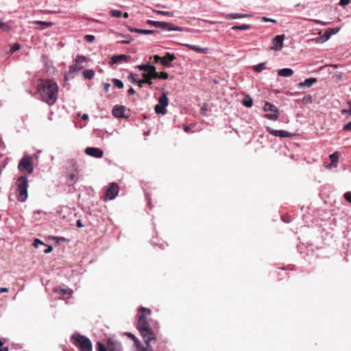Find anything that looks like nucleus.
Instances as JSON below:
<instances>
[{
	"instance_id": "obj_1",
	"label": "nucleus",
	"mask_w": 351,
	"mask_h": 351,
	"mask_svg": "<svg viewBox=\"0 0 351 351\" xmlns=\"http://www.w3.org/2000/svg\"><path fill=\"white\" fill-rule=\"evenodd\" d=\"M150 314L151 310L145 307H141L137 313L138 329L146 343V346L145 347L142 345L139 340L133 335V342L136 351H148L151 341L155 340V335L151 330L149 324L147 319V316Z\"/></svg>"
},
{
	"instance_id": "obj_2",
	"label": "nucleus",
	"mask_w": 351,
	"mask_h": 351,
	"mask_svg": "<svg viewBox=\"0 0 351 351\" xmlns=\"http://www.w3.org/2000/svg\"><path fill=\"white\" fill-rule=\"evenodd\" d=\"M37 90L40 95L41 100L49 106L54 104L58 99V86L53 80L39 79Z\"/></svg>"
},
{
	"instance_id": "obj_3",
	"label": "nucleus",
	"mask_w": 351,
	"mask_h": 351,
	"mask_svg": "<svg viewBox=\"0 0 351 351\" xmlns=\"http://www.w3.org/2000/svg\"><path fill=\"white\" fill-rule=\"evenodd\" d=\"M72 343L80 351H93L91 341L86 337L80 334H75L71 336Z\"/></svg>"
},
{
	"instance_id": "obj_4",
	"label": "nucleus",
	"mask_w": 351,
	"mask_h": 351,
	"mask_svg": "<svg viewBox=\"0 0 351 351\" xmlns=\"http://www.w3.org/2000/svg\"><path fill=\"white\" fill-rule=\"evenodd\" d=\"M17 199L19 202H25L27 197L28 180L25 176H21L16 180Z\"/></svg>"
},
{
	"instance_id": "obj_5",
	"label": "nucleus",
	"mask_w": 351,
	"mask_h": 351,
	"mask_svg": "<svg viewBox=\"0 0 351 351\" xmlns=\"http://www.w3.org/2000/svg\"><path fill=\"white\" fill-rule=\"evenodd\" d=\"M162 95L158 98V104L154 107L155 112L158 114H165L167 112V107L169 104V93L165 89L161 90Z\"/></svg>"
},
{
	"instance_id": "obj_6",
	"label": "nucleus",
	"mask_w": 351,
	"mask_h": 351,
	"mask_svg": "<svg viewBox=\"0 0 351 351\" xmlns=\"http://www.w3.org/2000/svg\"><path fill=\"white\" fill-rule=\"evenodd\" d=\"M18 168L22 172L32 173L34 171L32 158L30 156H24L20 160Z\"/></svg>"
},
{
	"instance_id": "obj_7",
	"label": "nucleus",
	"mask_w": 351,
	"mask_h": 351,
	"mask_svg": "<svg viewBox=\"0 0 351 351\" xmlns=\"http://www.w3.org/2000/svg\"><path fill=\"white\" fill-rule=\"evenodd\" d=\"M263 110L265 112H272L265 114V117L267 119L276 121L280 116V112L278 110L277 107L268 101L265 102Z\"/></svg>"
},
{
	"instance_id": "obj_8",
	"label": "nucleus",
	"mask_w": 351,
	"mask_h": 351,
	"mask_svg": "<svg viewBox=\"0 0 351 351\" xmlns=\"http://www.w3.org/2000/svg\"><path fill=\"white\" fill-rule=\"evenodd\" d=\"M136 68L137 69H151V71H152V77H155V79H163L166 80L169 77V74L167 72H157L156 68L154 65H151L149 64H143L140 65H136Z\"/></svg>"
},
{
	"instance_id": "obj_9",
	"label": "nucleus",
	"mask_w": 351,
	"mask_h": 351,
	"mask_svg": "<svg viewBox=\"0 0 351 351\" xmlns=\"http://www.w3.org/2000/svg\"><path fill=\"white\" fill-rule=\"evenodd\" d=\"M118 185L114 183L110 184L105 192L104 199L105 201L113 199L118 195Z\"/></svg>"
},
{
	"instance_id": "obj_10",
	"label": "nucleus",
	"mask_w": 351,
	"mask_h": 351,
	"mask_svg": "<svg viewBox=\"0 0 351 351\" xmlns=\"http://www.w3.org/2000/svg\"><path fill=\"white\" fill-rule=\"evenodd\" d=\"M285 35H278L274 37L272 40L273 46L271 47V49L274 51H280L282 48L283 41L285 40Z\"/></svg>"
},
{
	"instance_id": "obj_11",
	"label": "nucleus",
	"mask_w": 351,
	"mask_h": 351,
	"mask_svg": "<svg viewBox=\"0 0 351 351\" xmlns=\"http://www.w3.org/2000/svg\"><path fill=\"white\" fill-rule=\"evenodd\" d=\"M176 59L173 53L167 52L163 57H161V64L166 67L169 68L172 66L171 62Z\"/></svg>"
},
{
	"instance_id": "obj_12",
	"label": "nucleus",
	"mask_w": 351,
	"mask_h": 351,
	"mask_svg": "<svg viewBox=\"0 0 351 351\" xmlns=\"http://www.w3.org/2000/svg\"><path fill=\"white\" fill-rule=\"evenodd\" d=\"M141 71H144L145 72L142 73V77H143V82L145 84H147L149 87L153 84V80L155 77H152V71H151V69H138Z\"/></svg>"
},
{
	"instance_id": "obj_13",
	"label": "nucleus",
	"mask_w": 351,
	"mask_h": 351,
	"mask_svg": "<svg viewBox=\"0 0 351 351\" xmlns=\"http://www.w3.org/2000/svg\"><path fill=\"white\" fill-rule=\"evenodd\" d=\"M126 108L125 106H116L113 108L112 114L114 117L117 118H128V114H125Z\"/></svg>"
},
{
	"instance_id": "obj_14",
	"label": "nucleus",
	"mask_w": 351,
	"mask_h": 351,
	"mask_svg": "<svg viewBox=\"0 0 351 351\" xmlns=\"http://www.w3.org/2000/svg\"><path fill=\"white\" fill-rule=\"evenodd\" d=\"M85 153L86 154L96 158H101L104 155L103 151L97 147H87L85 149Z\"/></svg>"
},
{
	"instance_id": "obj_15",
	"label": "nucleus",
	"mask_w": 351,
	"mask_h": 351,
	"mask_svg": "<svg viewBox=\"0 0 351 351\" xmlns=\"http://www.w3.org/2000/svg\"><path fill=\"white\" fill-rule=\"evenodd\" d=\"M130 60V56H126L124 54L113 56L111 57V58L109 61V64L112 66V65L119 63V62H128Z\"/></svg>"
},
{
	"instance_id": "obj_16",
	"label": "nucleus",
	"mask_w": 351,
	"mask_h": 351,
	"mask_svg": "<svg viewBox=\"0 0 351 351\" xmlns=\"http://www.w3.org/2000/svg\"><path fill=\"white\" fill-rule=\"evenodd\" d=\"M158 28H160L164 30H168V31H178L181 32L182 29L180 27L173 26L171 23H167V22H160L159 21V23L158 25Z\"/></svg>"
},
{
	"instance_id": "obj_17",
	"label": "nucleus",
	"mask_w": 351,
	"mask_h": 351,
	"mask_svg": "<svg viewBox=\"0 0 351 351\" xmlns=\"http://www.w3.org/2000/svg\"><path fill=\"white\" fill-rule=\"evenodd\" d=\"M106 347L108 351H121V344L112 339H108Z\"/></svg>"
},
{
	"instance_id": "obj_18",
	"label": "nucleus",
	"mask_w": 351,
	"mask_h": 351,
	"mask_svg": "<svg viewBox=\"0 0 351 351\" xmlns=\"http://www.w3.org/2000/svg\"><path fill=\"white\" fill-rule=\"evenodd\" d=\"M86 58L83 56H78L75 60V64L70 66V71L75 72L81 70L84 66L81 64L85 62Z\"/></svg>"
},
{
	"instance_id": "obj_19",
	"label": "nucleus",
	"mask_w": 351,
	"mask_h": 351,
	"mask_svg": "<svg viewBox=\"0 0 351 351\" xmlns=\"http://www.w3.org/2000/svg\"><path fill=\"white\" fill-rule=\"evenodd\" d=\"M339 28H328L326 30L324 34L319 38L321 42H326L328 40L332 35L337 34L339 31Z\"/></svg>"
},
{
	"instance_id": "obj_20",
	"label": "nucleus",
	"mask_w": 351,
	"mask_h": 351,
	"mask_svg": "<svg viewBox=\"0 0 351 351\" xmlns=\"http://www.w3.org/2000/svg\"><path fill=\"white\" fill-rule=\"evenodd\" d=\"M267 131L272 135L281 138H288L292 136L291 134L284 130H275L268 128Z\"/></svg>"
},
{
	"instance_id": "obj_21",
	"label": "nucleus",
	"mask_w": 351,
	"mask_h": 351,
	"mask_svg": "<svg viewBox=\"0 0 351 351\" xmlns=\"http://www.w3.org/2000/svg\"><path fill=\"white\" fill-rule=\"evenodd\" d=\"M184 46L186 47L189 49L193 50L197 53L206 54L208 52V48H202L196 45H193L190 44H182Z\"/></svg>"
},
{
	"instance_id": "obj_22",
	"label": "nucleus",
	"mask_w": 351,
	"mask_h": 351,
	"mask_svg": "<svg viewBox=\"0 0 351 351\" xmlns=\"http://www.w3.org/2000/svg\"><path fill=\"white\" fill-rule=\"evenodd\" d=\"M317 81V78L315 77H310L308 79H306L303 82H300L298 84L299 88H304V87H311L313 86V84L316 83Z\"/></svg>"
},
{
	"instance_id": "obj_23",
	"label": "nucleus",
	"mask_w": 351,
	"mask_h": 351,
	"mask_svg": "<svg viewBox=\"0 0 351 351\" xmlns=\"http://www.w3.org/2000/svg\"><path fill=\"white\" fill-rule=\"evenodd\" d=\"M293 74L291 69L285 68L278 71V75L281 77H290Z\"/></svg>"
},
{
	"instance_id": "obj_24",
	"label": "nucleus",
	"mask_w": 351,
	"mask_h": 351,
	"mask_svg": "<svg viewBox=\"0 0 351 351\" xmlns=\"http://www.w3.org/2000/svg\"><path fill=\"white\" fill-rule=\"evenodd\" d=\"M248 16H250V15L247 14L231 13V14H228L226 16V18L228 19H237L246 18Z\"/></svg>"
},
{
	"instance_id": "obj_25",
	"label": "nucleus",
	"mask_w": 351,
	"mask_h": 351,
	"mask_svg": "<svg viewBox=\"0 0 351 351\" xmlns=\"http://www.w3.org/2000/svg\"><path fill=\"white\" fill-rule=\"evenodd\" d=\"M34 23L41 25V27L38 28L39 29H44L47 27H51L53 25L51 22H45L40 21H34Z\"/></svg>"
},
{
	"instance_id": "obj_26",
	"label": "nucleus",
	"mask_w": 351,
	"mask_h": 351,
	"mask_svg": "<svg viewBox=\"0 0 351 351\" xmlns=\"http://www.w3.org/2000/svg\"><path fill=\"white\" fill-rule=\"evenodd\" d=\"M133 32L139 33V34H152L157 33L158 31H156V30L141 29L133 28Z\"/></svg>"
},
{
	"instance_id": "obj_27",
	"label": "nucleus",
	"mask_w": 351,
	"mask_h": 351,
	"mask_svg": "<svg viewBox=\"0 0 351 351\" xmlns=\"http://www.w3.org/2000/svg\"><path fill=\"white\" fill-rule=\"evenodd\" d=\"M84 78L91 80L95 76V71L92 69H87L83 72Z\"/></svg>"
},
{
	"instance_id": "obj_28",
	"label": "nucleus",
	"mask_w": 351,
	"mask_h": 351,
	"mask_svg": "<svg viewBox=\"0 0 351 351\" xmlns=\"http://www.w3.org/2000/svg\"><path fill=\"white\" fill-rule=\"evenodd\" d=\"M251 28L250 25L243 24L241 25H234L232 27L233 30H247Z\"/></svg>"
},
{
	"instance_id": "obj_29",
	"label": "nucleus",
	"mask_w": 351,
	"mask_h": 351,
	"mask_svg": "<svg viewBox=\"0 0 351 351\" xmlns=\"http://www.w3.org/2000/svg\"><path fill=\"white\" fill-rule=\"evenodd\" d=\"M329 157L331 160V165H330V167L332 165L336 164L338 162L339 154H338V152H335V153L330 154Z\"/></svg>"
},
{
	"instance_id": "obj_30",
	"label": "nucleus",
	"mask_w": 351,
	"mask_h": 351,
	"mask_svg": "<svg viewBox=\"0 0 351 351\" xmlns=\"http://www.w3.org/2000/svg\"><path fill=\"white\" fill-rule=\"evenodd\" d=\"M154 12H155L156 14H158L168 16H170V17L173 16V12H172L154 10Z\"/></svg>"
},
{
	"instance_id": "obj_31",
	"label": "nucleus",
	"mask_w": 351,
	"mask_h": 351,
	"mask_svg": "<svg viewBox=\"0 0 351 351\" xmlns=\"http://www.w3.org/2000/svg\"><path fill=\"white\" fill-rule=\"evenodd\" d=\"M265 62H263L258 65L254 66V71H256L257 73L261 72L263 69H265Z\"/></svg>"
},
{
	"instance_id": "obj_32",
	"label": "nucleus",
	"mask_w": 351,
	"mask_h": 351,
	"mask_svg": "<svg viewBox=\"0 0 351 351\" xmlns=\"http://www.w3.org/2000/svg\"><path fill=\"white\" fill-rule=\"evenodd\" d=\"M96 348L97 351H108L107 347L100 342L97 343Z\"/></svg>"
},
{
	"instance_id": "obj_33",
	"label": "nucleus",
	"mask_w": 351,
	"mask_h": 351,
	"mask_svg": "<svg viewBox=\"0 0 351 351\" xmlns=\"http://www.w3.org/2000/svg\"><path fill=\"white\" fill-rule=\"evenodd\" d=\"M243 104L246 107H251L252 106V100L250 97H247L243 99Z\"/></svg>"
},
{
	"instance_id": "obj_34",
	"label": "nucleus",
	"mask_w": 351,
	"mask_h": 351,
	"mask_svg": "<svg viewBox=\"0 0 351 351\" xmlns=\"http://www.w3.org/2000/svg\"><path fill=\"white\" fill-rule=\"evenodd\" d=\"M21 48V45L19 43H14L10 48V53H13L14 52L19 50Z\"/></svg>"
},
{
	"instance_id": "obj_35",
	"label": "nucleus",
	"mask_w": 351,
	"mask_h": 351,
	"mask_svg": "<svg viewBox=\"0 0 351 351\" xmlns=\"http://www.w3.org/2000/svg\"><path fill=\"white\" fill-rule=\"evenodd\" d=\"M112 82L114 84L119 88H122L123 87V83L121 80L118 79H113Z\"/></svg>"
},
{
	"instance_id": "obj_36",
	"label": "nucleus",
	"mask_w": 351,
	"mask_h": 351,
	"mask_svg": "<svg viewBox=\"0 0 351 351\" xmlns=\"http://www.w3.org/2000/svg\"><path fill=\"white\" fill-rule=\"evenodd\" d=\"M0 29L3 31H9L10 27L7 23L0 21Z\"/></svg>"
},
{
	"instance_id": "obj_37",
	"label": "nucleus",
	"mask_w": 351,
	"mask_h": 351,
	"mask_svg": "<svg viewBox=\"0 0 351 351\" xmlns=\"http://www.w3.org/2000/svg\"><path fill=\"white\" fill-rule=\"evenodd\" d=\"M111 14L114 17H121L122 15V12L117 10H114L111 11Z\"/></svg>"
},
{
	"instance_id": "obj_38",
	"label": "nucleus",
	"mask_w": 351,
	"mask_h": 351,
	"mask_svg": "<svg viewBox=\"0 0 351 351\" xmlns=\"http://www.w3.org/2000/svg\"><path fill=\"white\" fill-rule=\"evenodd\" d=\"M34 246L35 247H38L39 245H46L45 243H44L43 241H41L40 239H36L34 241V243H33Z\"/></svg>"
},
{
	"instance_id": "obj_39",
	"label": "nucleus",
	"mask_w": 351,
	"mask_h": 351,
	"mask_svg": "<svg viewBox=\"0 0 351 351\" xmlns=\"http://www.w3.org/2000/svg\"><path fill=\"white\" fill-rule=\"evenodd\" d=\"M158 23H159V21H152V20L147 21V24H148L151 26H154L155 27H158Z\"/></svg>"
},
{
	"instance_id": "obj_40",
	"label": "nucleus",
	"mask_w": 351,
	"mask_h": 351,
	"mask_svg": "<svg viewBox=\"0 0 351 351\" xmlns=\"http://www.w3.org/2000/svg\"><path fill=\"white\" fill-rule=\"evenodd\" d=\"M153 59L155 63L160 62L161 64V57L158 55H155L153 57H150V60Z\"/></svg>"
},
{
	"instance_id": "obj_41",
	"label": "nucleus",
	"mask_w": 351,
	"mask_h": 351,
	"mask_svg": "<svg viewBox=\"0 0 351 351\" xmlns=\"http://www.w3.org/2000/svg\"><path fill=\"white\" fill-rule=\"evenodd\" d=\"M134 82H137V83H138V86H139V87H141V88L143 87L144 84H145V83L143 82V78L142 80H141L137 81V80L134 78V77L133 76V83H134Z\"/></svg>"
},
{
	"instance_id": "obj_42",
	"label": "nucleus",
	"mask_w": 351,
	"mask_h": 351,
	"mask_svg": "<svg viewBox=\"0 0 351 351\" xmlns=\"http://www.w3.org/2000/svg\"><path fill=\"white\" fill-rule=\"evenodd\" d=\"M343 197L346 201L351 203V192H346L344 193Z\"/></svg>"
},
{
	"instance_id": "obj_43",
	"label": "nucleus",
	"mask_w": 351,
	"mask_h": 351,
	"mask_svg": "<svg viewBox=\"0 0 351 351\" xmlns=\"http://www.w3.org/2000/svg\"><path fill=\"white\" fill-rule=\"evenodd\" d=\"M84 39L86 41L90 43L94 40L95 36L93 35H86L85 36Z\"/></svg>"
},
{
	"instance_id": "obj_44",
	"label": "nucleus",
	"mask_w": 351,
	"mask_h": 351,
	"mask_svg": "<svg viewBox=\"0 0 351 351\" xmlns=\"http://www.w3.org/2000/svg\"><path fill=\"white\" fill-rule=\"evenodd\" d=\"M70 178V184H72L73 183H75L77 180V177L74 173L70 174L69 176Z\"/></svg>"
},
{
	"instance_id": "obj_45",
	"label": "nucleus",
	"mask_w": 351,
	"mask_h": 351,
	"mask_svg": "<svg viewBox=\"0 0 351 351\" xmlns=\"http://www.w3.org/2000/svg\"><path fill=\"white\" fill-rule=\"evenodd\" d=\"M348 104L349 105L350 108H348V110L343 109L342 110V114L348 113L351 114V101H348Z\"/></svg>"
},
{
	"instance_id": "obj_46",
	"label": "nucleus",
	"mask_w": 351,
	"mask_h": 351,
	"mask_svg": "<svg viewBox=\"0 0 351 351\" xmlns=\"http://www.w3.org/2000/svg\"><path fill=\"white\" fill-rule=\"evenodd\" d=\"M343 129L345 131H351V121L346 124Z\"/></svg>"
},
{
	"instance_id": "obj_47",
	"label": "nucleus",
	"mask_w": 351,
	"mask_h": 351,
	"mask_svg": "<svg viewBox=\"0 0 351 351\" xmlns=\"http://www.w3.org/2000/svg\"><path fill=\"white\" fill-rule=\"evenodd\" d=\"M350 0H340L339 5L341 6L347 5L350 3Z\"/></svg>"
},
{
	"instance_id": "obj_48",
	"label": "nucleus",
	"mask_w": 351,
	"mask_h": 351,
	"mask_svg": "<svg viewBox=\"0 0 351 351\" xmlns=\"http://www.w3.org/2000/svg\"><path fill=\"white\" fill-rule=\"evenodd\" d=\"M45 246H47V249L44 250V252H45V254L50 253V252L53 250V247H52V246H51V245H46Z\"/></svg>"
},
{
	"instance_id": "obj_49",
	"label": "nucleus",
	"mask_w": 351,
	"mask_h": 351,
	"mask_svg": "<svg viewBox=\"0 0 351 351\" xmlns=\"http://www.w3.org/2000/svg\"><path fill=\"white\" fill-rule=\"evenodd\" d=\"M110 88V84L109 83L104 84V89L106 93L108 92Z\"/></svg>"
},
{
	"instance_id": "obj_50",
	"label": "nucleus",
	"mask_w": 351,
	"mask_h": 351,
	"mask_svg": "<svg viewBox=\"0 0 351 351\" xmlns=\"http://www.w3.org/2000/svg\"><path fill=\"white\" fill-rule=\"evenodd\" d=\"M71 293V291L69 289H60V293H62V295L70 294Z\"/></svg>"
},
{
	"instance_id": "obj_51",
	"label": "nucleus",
	"mask_w": 351,
	"mask_h": 351,
	"mask_svg": "<svg viewBox=\"0 0 351 351\" xmlns=\"http://www.w3.org/2000/svg\"><path fill=\"white\" fill-rule=\"evenodd\" d=\"M262 21H264V22H272V23H276V21L274 20V19H268L265 16H263L262 17Z\"/></svg>"
},
{
	"instance_id": "obj_52",
	"label": "nucleus",
	"mask_w": 351,
	"mask_h": 351,
	"mask_svg": "<svg viewBox=\"0 0 351 351\" xmlns=\"http://www.w3.org/2000/svg\"><path fill=\"white\" fill-rule=\"evenodd\" d=\"M76 225L78 228H82L84 226V225L82 223V221L80 219H78L76 222Z\"/></svg>"
},
{
	"instance_id": "obj_53",
	"label": "nucleus",
	"mask_w": 351,
	"mask_h": 351,
	"mask_svg": "<svg viewBox=\"0 0 351 351\" xmlns=\"http://www.w3.org/2000/svg\"><path fill=\"white\" fill-rule=\"evenodd\" d=\"M282 219L283 220V221L286 222V223H289L290 222V219L289 218L288 216H284L282 217Z\"/></svg>"
},
{
	"instance_id": "obj_54",
	"label": "nucleus",
	"mask_w": 351,
	"mask_h": 351,
	"mask_svg": "<svg viewBox=\"0 0 351 351\" xmlns=\"http://www.w3.org/2000/svg\"><path fill=\"white\" fill-rule=\"evenodd\" d=\"M8 288H5V287H1L0 288V293H4V292H8Z\"/></svg>"
},
{
	"instance_id": "obj_55",
	"label": "nucleus",
	"mask_w": 351,
	"mask_h": 351,
	"mask_svg": "<svg viewBox=\"0 0 351 351\" xmlns=\"http://www.w3.org/2000/svg\"><path fill=\"white\" fill-rule=\"evenodd\" d=\"M183 129L186 132H189L191 130L189 125H184Z\"/></svg>"
},
{
	"instance_id": "obj_56",
	"label": "nucleus",
	"mask_w": 351,
	"mask_h": 351,
	"mask_svg": "<svg viewBox=\"0 0 351 351\" xmlns=\"http://www.w3.org/2000/svg\"><path fill=\"white\" fill-rule=\"evenodd\" d=\"M82 119L83 120H87L88 119V115L87 114H84L82 115Z\"/></svg>"
},
{
	"instance_id": "obj_57",
	"label": "nucleus",
	"mask_w": 351,
	"mask_h": 351,
	"mask_svg": "<svg viewBox=\"0 0 351 351\" xmlns=\"http://www.w3.org/2000/svg\"><path fill=\"white\" fill-rule=\"evenodd\" d=\"M206 110V104H204V106L201 108V111H204Z\"/></svg>"
},
{
	"instance_id": "obj_58",
	"label": "nucleus",
	"mask_w": 351,
	"mask_h": 351,
	"mask_svg": "<svg viewBox=\"0 0 351 351\" xmlns=\"http://www.w3.org/2000/svg\"><path fill=\"white\" fill-rule=\"evenodd\" d=\"M128 94L132 95V87H130V88L128 90Z\"/></svg>"
},
{
	"instance_id": "obj_59",
	"label": "nucleus",
	"mask_w": 351,
	"mask_h": 351,
	"mask_svg": "<svg viewBox=\"0 0 351 351\" xmlns=\"http://www.w3.org/2000/svg\"><path fill=\"white\" fill-rule=\"evenodd\" d=\"M126 335L130 338H132V332H126Z\"/></svg>"
},
{
	"instance_id": "obj_60",
	"label": "nucleus",
	"mask_w": 351,
	"mask_h": 351,
	"mask_svg": "<svg viewBox=\"0 0 351 351\" xmlns=\"http://www.w3.org/2000/svg\"><path fill=\"white\" fill-rule=\"evenodd\" d=\"M123 16L125 18H128L129 16V14L128 12H125Z\"/></svg>"
},
{
	"instance_id": "obj_61",
	"label": "nucleus",
	"mask_w": 351,
	"mask_h": 351,
	"mask_svg": "<svg viewBox=\"0 0 351 351\" xmlns=\"http://www.w3.org/2000/svg\"><path fill=\"white\" fill-rule=\"evenodd\" d=\"M128 79L132 80V73L128 75Z\"/></svg>"
},
{
	"instance_id": "obj_62",
	"label": "nucleus",
	"mask_w": 351,
	"mask_h": 351,
	"mask_svg": "<svg viewBox=\"0 0 351 351\" xmlns=\"http://www.w3.org/2000/svg\"><path fill=\"white\" fill-rule=\"evenodd\" d=\"M208 22L210 24H214V23H215V21H208Z\"/></svg>"
},
{
	"instance_id": "obj_63",
	"label": "nucleus",
	"mask_w": 351,
	"mask_h": 351,
	"mask_svg": "<svg viewBox=\"0 0 351 351\" xmlns=\"http://www.w3.org/2000/svg\"><path fill=\"white\" fill-rule=\"evenodd\" d=\"M315 23H320V21H315Z\"/></svg>"
}]
</instances>
